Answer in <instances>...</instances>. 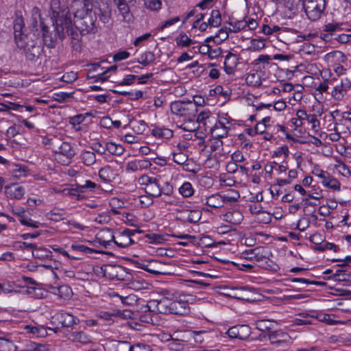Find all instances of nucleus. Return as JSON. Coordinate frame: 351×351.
<instances>
[{
  "label": "nucleus",
  "mask_w": 351,
  "mask_h": 351,
  "mask_svg": "<svg viewBox=\"0 0 351 351\" xmlns=\"http://www.w3.org/2000/svg\"><path fill=\"white\" fill-rule=\"evenodd\" d=\"M51 10L53 25H56L58 38L60 40L65 38V32L71 30L72 24L69 9L64 0H51Z\"/></svg>",
  "instance_id": "1"
},
{
  "label": "nucleus",
  "mask_w": 351,
  "mask_h": 351,
  "mask_svg": "<svg viewBox=\"0 0 351 351\" xmlns=\"http://www.w3.org/2000/svg\"><path fill=\"white\" fill-rule=\"evenodd\" d=\"M91 14L92 12H83V14L79 16L77 13H73L74 25L81 35L95 34L97 31L95 17Z\"/></svg>",
  "instance_id": "2"
},
{
  "label": "nucleus",
  "mask_w": 351,
  "mask_h": 351,
  "mask_svg": "<svg viewBox=\"0 0 351 351\" xmlns=\"http://www.w3.org/2000/svg\"><path fill=\"white\" fill-rule=\"evenodd\" d=\"M326 0H303V8L307 18L311 21L319 20L324 13Z\"/></svg>",
  "instance_id": "3"
},
{
  "label": "nucleus",
  "mask_w": 351,
  "mask_h": 351,
  "mask_svg": "<svg viewBox=\"0 0 351 351\" xmlns=\"http://www.w3.org/2000/svg\"><path fill=\"white\" fill-rule=\"evenodd\" d=\"M53 152L56 155V159L61 162L63 165H69L72 158L76 154L74 145L69 142L64 141L61 138H60Z\"/></svg>",
  "instance_id": "4"
},
{
  "label": "nucleus",
  "mask_w": 351,
  "mask_h": 351,
  "mask_svg": "<svg viewBox=\"0 0 351 351\" xmlns=\"http://www.w3.org/2000/svg\"><path fill=\"white\" fill-rule=\"evenodd\" d=\"M261 248H254L251 250L247 254L250 255L248 257L250 259H255L256 262L259 263V266L270 271H276L278 269V265L273 263L272 261L267 258L265 256H263Z\"/></svg>",
  "instance_id": "5"
},
{
  "label": "nucleus",
  "mask_w": 351,
  "mask_h": 351,
  "mask_svg": "<svg viewBox=\"0 0 351 351\" xmlns=\"http://www.w3.org/2000/svg\"><path fill=\"white\" fill-rule=\"evenodd\" d=\"M172 300L167 298L160 300H152L148 302L146 308L150 312H156L161 314H167L170 312Z\"/></svg>",
  "instance_id": "6"
},
{
  "label": "nucleus",
  "mask_w": 351,
  "mask_h": 351,
  "mask_svg": "<svg viewBox=\"0 0 351 351\" xmlns=\"http://www.w3.org/2000/svg\"><path fill=\"white\" fill-rule=\"evenodd\" d=\"M99 0H72L71 8L77 16H82L83 12H93Z\"/></svg>",
  "instance_id": "7"
},
{
  "label": "nucleus",
  "mask_w": 351,
  "mask_h": 351,
  "mask_svg": "<svg viewBox=\"0 0 351 351\" xmlns=\"http://www.w3.org/2000/svg\"><path fill=\"white\" fill-rule=\"evenodd\" d=\"M202 217V212L199 210L178 209L176 213V219L183 222L195 223Z\"/></svg>",
  "instance_id": "8"
},
{
  "label": "nucleus",
  "mask_w": 351,
  "mask_h": 351,
  "mask_svg": "<svg viewBox=\"0 0 351 351\" xmlns=\"http://www.w3.org/2000/svg\"><path fill=\"white\" fill-rule=\"evenodd\" d=\"M51 323L60 324L62 328H69L77 324L79 319L68 313H57L51 317Z\"/></svg>",
  "instance_id": "9"
},
{
  "label": "nucleus",
  "mask_w": 351,
  "mask_h": 351,
  "mask_svg": "<svg viewBox=\"0 0 351 351\" xmlns=\"http://www.w3.org/2000/svg\"><path fill=\"white\" fill-rule=\"evenodd\" d=\"M40 26L43 32V39L45 45L49 49L54 48L57 37H58L56 25H53L54 32H50L49 27L42 21H40Z\"/></svg>",
  "instance_id": "10"
},
{
  "label": "nucleus",
  "mask_w": 351,
  "mask_h": 351,
  "mask_svg": "<svg viewBox=\"0 0 351 351\" xmlns=\"http://www.w3.org/2000/svg\"><path fill=\"white\" fill-rule=\"evenodd\" d=\"M251 328L246 324L236 325L230 327L226 334L231 338L246 339L251 334Z\"/></svg>",
  "instance_id": "11"
},
{
  "label": "nucleus",
  "mask_w": 351,
  "mask_h": 351,
  "mask_svg": "<svg viewBox=\"0 0 351 351\" xmlns=\"http://www.w3.org/2000/svg\"><path fill=\"white\" fill-rule=\"evenodd\" d=\"M12 211L19 217V221L22 225L33 228H38L39 227L40 223L28 217L24 208L21 206H13Z\"/></svg>",
  "instance_id": "12"
},
{
  "label": "nucleus",
  "mask_w": 351,
  "mask_h": 351,
  "mask_svg": "<svg viewBox=\"0 0 351 351\" xmlns=\"http://www.w3.org/2000/svg\"><path fill=\"white\" fill-rule=\"evenodd\" d=\"M337 261L342 262L339 266L344 267L348 263H351V256H347L344 259L333 260V262ZM324 278L327 280L332 278L334 280L340 281H347L351 280L350 276L347 273L346 269L344 268L337 269L335 273L333 274L332 276Z\"/></svg>",
  "instance_id": "13"
},
{
  "label": "nucleus",
  "mask_w": 351,
  "mask_h": 351,
  "mask_svg": "<svg viewBox=\"0 0 351 351\" xmlns=\"http://www.w3.org/2000/svg\"><path fill=\"white\" fill-rule=\"evenodd\" d=\"M119 14L123 16L124 21H130L132 18V14L130 10V6L134 5L136 0H113Z\"/></svg>",
  "instance_id": "14"
},
{
  "label": "nucleus",
  "mask_w": 351,
  "mask_h": 351,
  "mask_svg": "<svg viewBox=\"0 0 351 351\" xmlns=\"http://www.w3.org/2000/svg\"><path fill=\"white\" fill-rule=\"evenodd\" d=\"M194 108H195V106L193 103H184L180 101H174L170 106L173 114L182 117L189 116V111Z\"/></svg>",
  "instance_id": "15"
},
{
  "label": "nucleus",
  "mask_w": 351,
  "mask_h": 351,
  "mask_svg": "<svg viewBox=\"0 0 351 351\" xmlns=\"http://www.w3.org/2000/svg\"><path fill=\"white\" fill-rule=\"evenodd\" d=\"M94 10V17L96 18V15L98 16L99 20L103 23H108L111 18V10L107 3L99 1L97 5L93 8Z\"/></svg>",
  "instance_id": "16"
},
{
  "label": "nucleus",
  "mask_w": 351,
  "mask_h": 351,
  "mask_svg": "<svg viewBox=\"0 0 351 351\" xmlns=\"http://www.w3.org/2000/svg\"><path fill=\"white\" fill-rule=\"evenodd\" d=\"M351 87V82L348 78L342 79L341 83L335 86L332 92V97L341 101Z\"/></svg>",
  "instance_id": "17"
},
{
  "label": "nucleus",
  "mask_w": 351,
  "mask_h": 351,
  "mask_svg": "<svg viewBox=\"0 0 351 351\" xmlns=\"http://www.w3.org/2000/svg\"><path fill=\"white\" fill-rule=\"evenodd\" d=\"M133 234L132 230L129 229L124 230L123 232L117 233L114 237V243L120 247H127L133 243V240L131 238Z\"/></svg>",
  "instance_id": "18"
},
{
  "label": "nucleus",
  "mask_w": 351,
  "mask_h": 351,
  "mask_svg": "<svg viewBox=\"0 0 351 351\" xmlns=\"http://www.w3.org/2000/svg\"><path fill=\"white\" fill-rule=\"evenodd\" d=\"M296 116L303 121H306L308 123L311 124L314 132H317L319 128V121L315 114H308L305 110H299L296 112Z\"/></svg>",
  "instance_id": "19"
},
{
  "label": "nucleus",
  "mask_w": 351,
  "mask_h": 351,
  "mask_svg": "<svg viewBox=\"0 0 351 351\" xmlns=\"http://www.w3.org/2000/svg\"><path fill=\"white\" fill-rule=\"evenodd\" d=\"M287 333L279 331H271L268 333V338L271 343L277 347H285L287 345Z\"/></svg>",
  "instance_id": "20"
},
{
  "label": "nucleus",
  "mask_w": 351,
  "mask_h": 351,
  "mask_svg": "<svg viewBox=\"0 0 351 351\" xmlns=\"http://www.w3.org/2000/svg\"><path fill=\"white\" fill-rule=\"evenodd\" d=\"M115 235L113 234V231L111 229L106 228L101 230L97 234V239L98 240L100 245L105 247L110 244L112 241L114 242Z\"/></svg>",
  "instance_id": "21"
},
{
  "label": "nucleus",
  "mask_w": 351,
  "mask_h": 351,
  "mask_svg": "<svg viewBox=\"0 0 351 351\" xmlns=\"http://www.w3.org/2000/svg\"><path fill=\"white\" fill-rule=\"evenodd\" d=\"M189 312V304L182 300H173L171 302L169 313L175 315H186Z\"/></svg>",
  "instance_id": "22"
},
{
  "label": "nucleus",
  "mask_w": 351,
  "mask_h": 351,
  "mask_svg": "<svg viewBox=\"0 0 351 351\" xmlns=\"http://www.w3.org/2000/svg\"><path fill=\"white\" fill-rule=\"evenodd\" d=\"M6 195L8 198L21 199L25 193V188L18 184H12L6 187Z\"/></svg>",
  "instance_id": "23"
},
{
  "label": "nucleus",
  "mask_w": 351,
  "mask_h": 351,
  "mask_svg": "<svg viewBox=\"0 0 351 351\" xmlns=\"http://www.w3.org/2000/svg\"><path fill=\"white\" fill-rule=\"evenodd\" d=\"M69 339L75 342V343H79L82 345H87L88 343H90L92 342V337L86 333L84 331H73L71 332Z\"/></svg>",
  "instance_id": "24"
},
{
  "label": "nucleus",
  "mask_w": 351,
  "mask_h": 351,
  "mask_svg": "<svg viewBox=\"0 0 351 351\" xmlns=\"http://www.w3.org/2000/svg\"><path fill=\"white\" fill-rule=\"evenodd\" d=\"M124 273L123 267L119 265H106L104 269V275L111 279L123 280L121 274Z\"/></svg>",
  "instance_id": "25"
},
{
  "label": "nucleus",
  "mask_w": 351,
  "mask_h": 351,
  "mask_svg": "<svg viewBox=\"0 0 351 351\" xmlns=\"http://www.w3.org/2000/svg\"><path fill=\"white\" fill-rule=\"evenodd\" d=\"M239 64V58L236 54L232 53H228L224 60V70L225 72L230 75L233 73L234 69L237 67Z\"/></svg>",
  "instance_id": "26"
},
{
  "label": "nucleus",
  "mask_w": 351,
  "mask_h": 351,
  "mask_svg": "<svg viewBox=\"0 0 351 351\" xmlns=\"http://www.w3.org/2000/svg\"><path fill=\"white\" fill-rule=\"evenodd\" d=\"M320 182L324 187L333 191H339L341 189L340 182L328 172L321 179Z\"/></svg>",
  "instance_id": "27"
},
{
  "label": "nucleus",
  "mask_w": 351,
  "mask_h": 351,
  "mask_svg": "<svg viewBox=\"0 0 351 351\" xmlns=\"http://www.w3.org/2000/svg\"><path fill=\"white\" fill-rule=\"evenodd\" d=\"M171 339L170 342L168 344V347L170 350L173 351H189L190 348H193V343H186L175 339L174 337L169 335Z\"/></svg>",
  "instance_id": "28"
},
{
  "label": "nucleus",
  "mask_w": 351,
  "mask_h": 351,
  "mask_svg": "<svg viewBox=\"0 0 351 351\" xmlns=\"http://www.w3.org/2000/svg\"><path fill=\"white\" fill-rule=\"evenodd\" d=\"M65 32V36L66 35L71 36V45L72 47L74 50L77 51H80L82 49V44H81V34H79L77 32H75L73 29V25H71V30L69 32H66V29H64Z\"/></svg>",
  "instance_id": "29"
},
{
  "label": "nucleus",
  "mask_w": 351,
  "mask_h": 351,
  "mask_svg": "<svg viewBox=\"0 0 351 351\" xmlns=\"http://www.w3.org/2000/svg\"><path fill=\"white\" fill-rule=\"evenodd\" d=\"M80 158L82 163L87 167L93 165L97 161L95 152L88 150H82L80 154Z\"/></svg>",
  "instance_id": "30"
},
{
  "label": "nucleus",
  "mask_w": 351,
  "mask_h": 351,
  "mask_svg": "<svg viewBox=\"0 0 351 351\" xmlns=\"http://www.w3.org/2000/svg\"><path fill=\"white\" fill-rule=\"evenodd\" d=\"M205 204L215 208H219L223 206L222 195L219 193L213 194L206 198Z\"/></svg>",
  "instance_id": "31"
},
{
  "label": "nucleus",
  "mask_w": 351,
  "mask_h": 351,
  "mask_svg": "<svg viewBox=\"0 0 351 351\" xmlns=\"http://www.w3.org/2000/svg\"><path fill=\"white\" fill-rule=\"evenodd\" d=\"M145 193L153 197L161 196L160 180L156 178L154 181L145 190Z\"/></svg>",
  "instance_id": "32"
},
{
  "label": "nucleus",
  "mask_w": 351,
  "mask_h": 351,
  "mask_svg": "<svg viewBox=\"0 0 351 351\" xmlns=\"http://www.w3.org/2000/svg\"><path fill=\"white\" fill-rule=\"evenodd\" d=\"M152 134L159 138H170L173 136V131L164 127H156L152 130Z\"/></svg>",
  "instance_id": "33"
},
{
  "label": "nucleus",
  "mask_w": 351,
  "mask_h": 351,
  "mask_svg": "<svg viewBox=\"0 0 351 351\" xmlns=\"http://www.w3.org/2000/svg\"><path fill=\"white\" fill-rule=\"evenodd\" d=\"M14 40L18 48L27 51V53H29L30 44L29 43L28 36L26 34L18 33L14 36Z\"/></svg>",
  "instance_id": "34"
},
{
  "label": "nucleus",
  "mask_w": 351,
  "mask_h": 351,
  "mask_svg": "<svg viewBox=\"0 0 351 351\" xmlns=\"http://www.w3.org/2000/svg\"><path fill=\"white\" fill-rule=\"evenodd\" d=\"M98 175L103 182H109L114 178V173L110 166L106 165L99 169Z\"/></svg>",
  "instance_id": "35"
},
{
  "label": "nucleus",
  "mask_w": 351,
  "mask_h": 351,
  "mask_svg": "<svg viewBox=\"0 0 351 351\" xmlns=\"http://www.w3.org/2000/svg\"><path fill=\"white\" fill-rule=\"evenodd\" d=\"M208 128L210 129V131L213 134H214L217 130H218L219 129L222 130L221 134H216L215 135L216 138H224L225 136H227L228 130L230 129V127L227 126L226 125V123H224L223 119H220L218 122V125L216 124L214 128H213L212 126H208Z\"/></svg>",
  "instance_id": "36"
},
{
  "label": "nucleus",
  "mask_w": 351,
  "mask_h": 351,
  "mask_svg": "<svg viewBox=\"0 0 351 351\" xmlns=\"http://www.w3.org/2000/svg\"><path fill=\"white\" fill-rule=\"evenodd\" d=\"M254 325L258 330L269 333L274 328V322L269 319H258L255 322Z\"/></svg>",
  "instance_id": "37"
},
{
  "label": "nucleus",
  "mask_w": 351,
  "mask_h": 351,
  "mask_svg": "<svg viewBox=\"0 0 351 351\" xmlns=\"http://www.w3.org/2000/svg\"><path fill=\"white\" fill-rule=\"evenodd\" d=\"M196 332H192V330H188L182 332H174L171 336L174 337L175 339L179 341L190 344L193 343V342L191 341V337Z\"/></svg>",
  "instance_id": "38"
},
{
  "label": "nucleus",
  "mask_w": 351,
  "mask_h": 351,
  "mask_svg": "<svg viewBox=\"0 0 351 351\" xmlns=\"http://www.w3.org/2000/svg\"><path fill=\"white\" fill-rule=\"evenodd\" d=\"M106 149H107V152L110 154L117 156H121L125 151L122 145L111 141L106 143Z\"/></svg>",
  "instance_id": "39"
},
{
  "label": "nucleus",
  "mask_w": 351,
  "mask_h": 351,
  "mask_svg": "<svg viewBox=\"0 0 351 351\" xmlns=\"http://www.w3.org/2000/svg\"><path fill=\"white\" fill-rule=\"evenodd\" d=\"M96 189H100V186L91 180H86L83 184H77V191L81 193L94 191Z\"/></svg>",
  "instance_id": "40"
},
{
  "label": "nucleus",
  "mask_w": 351,
  "mask_h": 351,
  "mask_svg": "<svg viewBox=\"0 0 351 351\" xmlns=\"http://www.w3.org/2000/svg\"><path fill=\"white\" fill-rule=\"evenodd\" d=\"M155 61V55L152 51H145L141 55L140 58L137 61L143 66H147Z\"/></svg>",
  "instance_id": "41"
},
{
  "label": "nucleus",
  "mask_w": 351,
  "mask_h": 351,
  "mask_svg": "<svg viewBox=\"0 0 351 351\" xmlns=\"http://www.w3.org/2000/svg\"><path fill=\"white\" fill-rule=\"evenodd\" d=\"M246 84L251 86H259L261 84L260 75L258 73H252L247 75L245 77Z\"/></svg>",
  "instance_id": "42"
},
{
  "label": "nucleus",
  "mask_w": 351,
  "mask_h": 351,
  "mask_svg": "<svg viewBox=\"0 0 351 351\" xmlns=\"http://www.w3.org/2000/svg\"><path fill=\"white\" fill-rule=\"evenodd\" d=\"M210 27H218L221 23V13L218 10H213L211 12L210 17L208 20Z\"/></svg>",
  "instance_id": "43"
},
{
  "label": "nucleus",
  "mask_w": 351,
  "mask_h": 351,
  "mask_svg": "<svg viewBox=\"0 0 351 351\" xmlns=\"http://www.w3.org/2000/svg\"><path fill=\"white\" fill-rule=\"evenodd\" d=\"M228 38V31L227 28H221L218 30L214 36H211L209 39H212L216 44H221Z\"/></svg>",
  "instance_id": "44"
},
{
  "label": "nucleus",
  "mask_w": 351,
  "mask_h": 351,
  "mask_svg": "<svg viewBox=\"0 0 351 351\" xmlns=\"http://www.w3.org/2000/svg\"><path fill=\"white\" fill-rule=\"evenodd\" d=\"M179 193L184 197H190L193 195L194 189L189 182H184L179 188Z\"/></svg>",
  "instance_id": "45"
},
{
  "label": "nucleus",
  "mask_w": 351,
  "mask_h": 351,
  "mask_svg": "<svg viewBox=\"0 0 351 351\" xmlns=\"http://www.w3.org/2000/svg\"><path fill=\"white\" fill-rule=\"evenodd\" d=\"M265 40L262 38H254L250 41L249 49L252 51H258L265 48Z\"/></svg>",
  "instance_id": "46"
},
{
  "label": "nucleus",
  "mask_w": 351,
  "mask_h": 351,
  "mask_svg": "<svg viewBox=\"0 0 351 351\" xmlns=\"http://www.w3.org/2000/svg\"><path fill=\"white\" fill-rule=\"evenodd\" d=\"M73 291L67 285H61L57 289L56 293L60 298L63 300L69 299L72 295Z\"/></svg>",
  "instance_id": "47"
},
{
  "label": "nucleus",
  "mask_w": 351,
  "mask_h": 351,
  "mask_svg": "<svg viewBox=\"0 0 351 351\" xmlns=\"http://www.w3.org/2000/svg\"><path fill=\"white\" fill-rule=\"evenodd\" d=\"M71 250L75 254H92L94 252L92 248L80 243H73L71 246Z\"/></svg>",
  "instance_id": "48"
},
{
  "label": "nucleus",
  "mask_w": 351,
  "mask_h": 351,
  "mask_svg": "<svg viewBox=\"0 0 351 351\" xmlns=\"http://www.w3.org/2000/svg\"><path fill=\"white\" fill-rule=\"evenodd\" d=\"M146 237L149 240V243L155 244L162 243L167 240L166 235L156 233L147 234Z\"/></svg>",
  "instance_id": "49"
},
{
  "label": "nucleus",
  "mask_w": 351,
  "mask_h": 351,
  "mask_svg": "<svg viewBox=\"0 0 351 351\" xmlns=\"http://www.w3.org/2000/svg\"><path fill=\"white\" fill-rule=\"evenodd\" d=\"M246 22L245 20H241L236 22L230 23V25L232 27H229V32H239L242 29L246 28Z\"/></svg>",
  "instance_id": "50"
},
{
  "label": "nucleus",
  "mask_w": 351,
  "mask_h": 351,
  "mask_svg": "<svg viewBox=\"0 0 351 351\" xmlns=\"http://www.w3.org/2000/svg\"><path fill=\"white\" fill-rule=\"evenodd\" d=\"M144 5L146 8L152 11H158L161 8V0H144Z\"/></svg>",
  "instance_id": "51"
},
{
  "label": "nucleus",
  "mask_w": 351,
  "mask_h": 351,
  "mask_svg": "<svg viewBox=\"0 0 351 351\" xmlns=\"http://www.w3.org/2000/svg\"><path fill=\"white\" fill-rule=\"evenodd\" d=\"M60 138V137L57 136L45 137L43 139V143L45 145H48L53 150V152H54L56 147L58 145Z\"/></svg>",
  "instance_id": "52"
},
{
  "label": "nucleus",
  "mask_w": 351,
  "mask_h": 351,
  "mask_svg": "<svg viewBox=\"0 0 351 351\" xmlns=\"http://www.w3.org/2000/svg\"><path fill=\"white\" fill-rule=\"evenodd\" d=\"M176 41L178 46L181 47H189L193 43V41L185 34L177 37Z\"/></svg>",
  "instance_id": "53"
},
{
  "label": "nucleus",
  "mask_w": 351,
  "mask_h": 351,
  "mask_svg": "<svg viewBox=\"0 0 351 351\" xmlns=\"http://www.w3.org/2000/svg\"><path fill=\"white\" fill-rule=\"evenodd\" d=\"M211 112L208 110L202 111L197 117V122L199 124H203L204 126H207V120L210 119Z\"/></svg>",
  "instance_id": "54"
},
{
  "label": "nucleus",
  "mask_w": 351,
  "mask_h": 351,
  "mask_svg": "<svg viewBox=\"0 0 351 351\" xmlns=\"http://www.w3.org/2000/svg\"><path fill=\"white\" fill-rule=\"evenodd\" d=\"M25 23L22 16H18L14 21V36L16 34L19 33L20 34H23V28L24 27Z\"/></svg>",
  "instance_id": "55"
},
{
  "label": "nucleus",
  "mask_w": 351,
  "mask_h": 351,
  "mask_svg": "<svg viewBox=\"0 0 351 351\" xmlns=\"http://www.w3.org/2000/svg\"><path fill=\"white\" fill-rule=\"evenodd\" d=\"M25 51L27 57L30 60H32L35 58H38L40 54V48L39 46H36L35 45L32 44L29 45V53H27V51Z\"/></svg>",
  "instance_id": "56"
},
{
  "label": "nucleus",
  "mask_w": 351,
  "mask_h": 351,
  "mask_svg": "<svg viewBox=\"0 0 351 351\" xmlns=\"http://www.w3.org/2000/svg\"><path fill=\"white\" fill-rule=\"evenodd\" d=\"M177 125L180 128L188 132H195L197 129L196 123L191 119L181 124L178 123Z\"/></svg>",
  "instance_id": "57"
},
{
  "label": "nucleus",
  "mask_w": 351,
  "mask_h": 351,
  "mask_svg": "<svg viewBox=\"0 0 351 351\" xmlns=\"http://www.w3.org/2000/svg\"><path fill=\"white\" fill-rule=\"evenodd\" d=\"M180 19L179 16H175L170 19H168L162 23L157 27L158 31H162L163 29L169 27L170 26L174 25L175 23L179 22Z\"/></svg>",
  "instance_id": "58"
},
{
  "label": "nucleus",
  "mask_w": 351,
  "mask_h": 351,
  "mask_svg": "<svg viewBox=\"0 0 351 351\" xmlns=\"http://www.w3.org/2000/svg\"><path fill=\"white\" fill-rule=\"evenodd\" d=\"M28 332L35 335L36 336H43L46 332L43 326L37 327L30 325H27L25 328Z\"/></svg>",
  "instance_id": "59"
},
{
  "label": "nucleus",
  "mask_w": 351,
  "mask_h": 351,
  "mask_svg": "<svg viewBox=\"0 0 351 351\" xmlns=\"http://www.w3.org/2000/svg\"><path fill=\"white\" fill-rule=\"evenodd\" d=\"M51 252L45 248H36L35 247L32 250V255L34 257L37 258H42L44 257H48L50 256Z\"/></svg>",
  "instance_id": "60"
},
{
  "label": "nucleus",
  "mask_w": 351,
  "mask_h": 351,
  "mask_svg": "<svg viewBox=\"0 0 351 351\" xmlns=\"http://www.w3.org/2000/svg\"><path fill=\"white\" fill-rule=\"evenodd\" d=\"M156 178V177H151L147 175H143L138 179V182L141 186H145V190L149 186Z\"/></svg>",
  "instance_id": "61"
},
{
  "label": "nucleus",
  "mask_w": 351,
  "mask_h": 351,
  "mask_svg": "<svg viewBox=\"0 0 351 351\" xmlns=\"http://www.w3.org/2000/svg\"><path fill=\"white\" fill-rule=\"evenodd\" d=\"M173 160L178 165H184L188 160V155L183 152L174 153Z\"/></svg>",
  "instance_id": "62"
},
{
  "label": "nucleus",
  "mask_w": 351,
  "mask_h": 351,
  "mask_svg": "<svg viewBox=\"0 0 351 351\" xmlns=\"http://www.w3.org/2000/svg\"><path fill=\"white\" fill-rule=\"evenodd\" d=\"M147 285V283L145 281L138 280V279H133L130 282V288H132L134 290H137V291L141 290V289L145 288Z\"/></svg>",
  "instance_id": "63"
},
{
  "label": "nucleus",
  "mask_w": 351,
  "mask_h": 351,
  "mask_svg": "<svg viewBox=\"0 0 351 351\" xmlns=\"http://www.w3.org/2000/svg\"><path fill=\"white\" fill-rule=\"evenodd\" d=\"M90 148L92 152H94L95 154L97 153L99 155H103L107 152V149H106V145H103L100 142L93 143L90 145Z\"/></svg>",
  "instance_id": "64"
}]
</instances>
